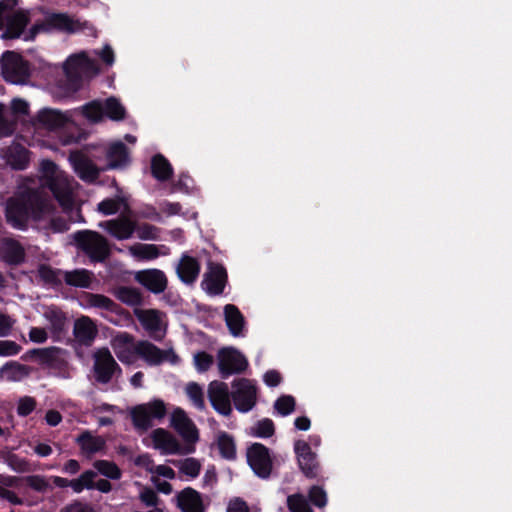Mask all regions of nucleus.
<instances>
[{
    "label": "nucleus",
    "mask_w": 512,
    "mask_h": 512,
    "mask_svg": "<svg viewBox=\"0 0 512 512\" xmlns=\"http://www.w3.org/2000/svg\"><path fill=\"white\" fill-rule=\"evenodd\" d=\"M52 214V205L29 184L20 187L6 204L7 222L16 229H26L32 222L52 220Z\"/></svg>",
    "instance_id": "nucleus-1"
},
{
    "label": "nucleus",
    "mask_w": 512,
    "mask_h": 512,
    "mask_svg": "<svg viewBox=\"0 0 512 512\" xmlns=\"http://www.w3.org/2000/svg\"><path fill=\"white\" fill-rule=\"evenodd\" d=\"M40 174L42 184L49 188L62 207L63 212L69 216L70 221H82L79 203L76 199L78 183L68 176L66 172L61 170L54 162L49 160H43L41 162Z\"/></svg>",
    "instance_id": "nucleus-2"
},
{
    "label": "nucleus",
    "mask_w": 512,
    "mask_h": 512,
    "mask_svg": "<svg viewBox=\"0 0 512 512\" xmlns=\"http://www.w3.org/2000/svg\"><path fill=\"white\" fill-rule=\"evenodd\" d=\"M64 72L72 83L91 78L99 73L96 60L86 51L70 55L64 63Z\"/></svg>",
    "instance_id": "nucleus-3"
},
{
    "label": "nucleus",
    "mask_w": 512,
    "mask_h": 512,
    "mask_svg": "<svg viewBox=\"0 0 512 512\" xmlns=\"http://www.w3.org/2000/svg\"><path fill=\"white\" fill-rule=\"evenodd\" d=\"M81 112L91 123L102 121L105 117L120 121L125 117L124 106L114 97L105 101L95 100L81 107Z\"/></svg>",
    "instance_id": "nucleus-4"
},
{
    "label": "nucleus",
    "mask_w": 512,
    "mask_h": 512,
    "mask_svg": "<svg viewBox=\"0 0 512 512\" xmlns=\"http://www.w3.org/2000/svg\"><path fill=\"white\" fill-rule=\"evenodd\" d=\"M165 414V403L159 399L138 405L131 411L134 426L143 431L151 427L154 420L164 418Z\"/></svg>",
    "instance_id": "nucleus-5"
},
{
    "label": "nucleus",
    "mask_w": 512,
    "mask_h": 512,
    "mask_svg": "<svg viewBox=\"0 0 512 512\" xmlns=\"http://www.w3.org/2000/svg\"><path fill=\"white\" fill-rule=\"evenodd\" d=\"M165 414V403L159 399L138 405L131 411L134 426L143 431L151 427L154 420L164 418Z\"/></svg>",
    "instance_id": "nucleus-6"
},
{
    "label": "nucleus",
    "mask_w": 512,
    "mask_h": 512,
    "mask_svg": "<svg viewBox=\"0 0 512 512\" xmlns=\"http://www.w3.org/2000/svg\"><path fill=\"white\" fill-rule=\"evenodd\" d=\"M75 241L92 261H103L109 253L106 239L96 232H78Z\"/></svg>",
    "instance_id": "nucleus-7"
},
{
    "label": "nucleus",
    "mask_w": 512,
    "mask_h": 512,
    "mask_svg": "<svg viewBox=\"0 0 512 512\" xmlns=\"http://www.w3.org/2000/svg\"><path fill=\"white\" fill-rule=\"evenodd\" d=\"M4 78L13 84H23L30 75L28 63L15 52H6L2 58Z\"/></svg>",
    "instance_id": "nucleus-8"
},
{
    "label": "nucleus",
    "mask_w": 512,
    "mask_h": 512,
    "mask_svg": "<svg viewBox=\"0 0 512 512\" xmlns=\"http://www.w3.org/2000/svg\"><path fill=\"white\" fill-rule=\"evenodd\" d=\"M134 314L145 331L155 340H161L166 334L165 315L155 309L135 308Z\"/></svg>",
    "instance_id": "nucleus-9"
},
{
    "label": "nucleus",
    "mask_w": 512,
    "mask_h": 512,
    "mask_svg": "<svg viewBox=\"0 0 512 512\" xmlns=\"http://www.w3.org/2000/svg\"><path fill=\"white\" fill-rule=\"evenodd\" d=\"M232 397L235 407L240 412L250 411L256 403V387L253 381L238 379L232 383Z\"/></svg>",
    "instance_id": "nucleus-10"
},
{
    "label": "nucleus",
    "mask_w": 512,
    "mask_h": 512,
    "mask_svg": "<svg viewBox=\"0 0 512 512\" xmlns=\"http://www.w3.org/2000/svg\"><path fill=\"white\" fill-rule=\"evenodd\" d=\"M80 25L73 18L64 13H45L43 18L33 25V31H63L75 32Z\"/></svg>",
    "instance_id": "nucleus-11"
},
{
    "label": "nucleus",
    "mask_w": 512,
    "mask_h": 512,
    "mask_svg": "<svg viewBox=\"0 0 512 512\" xmlns=\"http://www.w3.org/2000/svg\"><path fill=\"white\" fill-rule=\"evenodd\" d=\"M248 366L245 356L234 348H223L218 352V368L223 378L244 371Z\"/></svg>",
    "instance_id": "nucleus-12"
},
{
    "label": "nucleus",
    "mask_w": 512,
    "mask_h": 512,
    "mask_svg": "<svg viewBox=\"0 0 512 512\" xmlns=\"http://www.w3.org/2000/svg\"><path fill=\"white\" fill-rule=\"evenodd\" d=\"M137 357L143 359L148 365H159L163 362L176 364L179 357L172 349L162 350L148 341L138 342Z\"/></svg>",
    "instance_id": "nucleus-13"
},
{
    "label": "nucleus",
    "mask_w": 512,
    "mask_h": 512,
    "mask_svg": "<svg viewBox=\"0 0 512 512\" xmlns=\"http://www.w3.org/2000/svg\"><path fill=\"white\" fill-rule=\"evenodd\" d=\"M112 349L117 358L126 364H133L137 359L138 342L126 332H120L111 340Z\"/></svg>",
    "instance_id": "nucleus-14"
},
{
    "label": "nucleus",
    "mask_w": 512,
    "mask_h": 512,
    "mask_svg": "<svg viewBox=\"0 0 512 512\" xmlns=\"http://www.w3.org/2000/svg\"><path fill=\"white\" fill-rule=\"evenodd\" d=\"M117 371L120 372V368L107 348L95 351L94 373L98 382L108 383Z\"/></svg>",
    "instance_id": "nucleus-15"
},
{
    "label": "nucleus",
    "mask_w": 512,
    "mask_h": 512,
    "mask_svg": "<svg viewBox=\"0 0 512 512\" xmlns=\"http://www.w3.org/2000/svg\"><path fill=\"white\" fill-rule=\"evenodd\" d=\"M149 438L153 448L159 450L163 455L191 453L194 450L193 448H188L186 451H182V447L176 437L162 428L152 431Z\"/></svg>",
    "instance_id": "nucleus-16"
},
{
    "label": "nucleus",
    "mask_w": 512,
    "mask_h": 512,
    "mask_svg": "<svg viewBox=\"0 0 512 512\" xmlns=\"http://www.w3.org/2000/svg\"><path fill=\"white\" fill-rule=\"evenodd\" d=\"M247 461L256 475L266 478L271 472V458L268 449L259 443H255L248 448Z\"/></svg>",
    "instance_id": "nucleus-17"
},
{
    "label": "nucleus",
    "mask_w": 512,
    "mask_h": 512,
    "mask_svg": "<svg viewBox=\"0 0 512 512\" xmlns=\"http://www.w3.org/2000/svg\"><path fill=\"white\" fill-rule=\"evenodd\" d=\"M227 280L225 268L217 263L209 262L204 273L201 286L210 295H219L223 292Z\"/></svg>",
    "instance_id": "nucleus-18"
},
{
    "label": "nucleus",
    "mask_w": 512,
    "mask_h": 512,
    "mask_svg": "<svg viewBox=\"0 0 512 512\" xmlns=\"http://www.w3.org/2000/svg\"><path fill=\"white\" fill-rule=\"evenodd\" d=\"M171 426L188 444H195L199 439L198 429L186 412L177 407L171 414Z\"/></svg>",
    "instance_id": "nucleus-19"
},
{
    "label": "nucleus",
    "mask_w": 512,
    "mask_h": 512,
    "mask_svg": "<svg viewBox=\"0 0 512 512\" xmlns=\"http://www.w3.org/2000/svg\"><path fill=\"white\" fill-rule=\"evenodd\" d=\"M208 397L212 407L221 415L228 416L232 412L230 393L226 383L212 381L208 387Z\"/></svg>",
    "instance_id": "nucleus-20"
},
{
    "label": "nucleus",
    "mask_w": 512,
    "mask_h": 512,
    "mask_svg": "<svg viewBox=\"0 0 512 512\" xmlns=\"http://www.w3.org/2000/svg\"><path fill=\"white\" fill-rule=\"evenodd\" d=\"M69 161L75 173L83 181L93 182L98 178L100 170L85 153L81 151L71 152Z\"/></svg>",
    "instance_id": "nucleus-21"
},
{
    "label": "nucleus",
    "mask_w": 512,
    "mask_h": 512,
    "mask_svg": "<svg viewBox=\"0 0 512 512\" xmlns=\"http://www.w3.org/2000/svg\"><path fill=\"white\" fill-rule=\"evenodd\" d=\"M72 121V112L62 113L54 109H42L37 115V125L50 131L65 127Z\"/></svg>",
    "instance_id": "nucleus-22"
},
{
    "label": "nucleus",
    "mask_w": 512,
    "mask_h": 512,
    "mask_svg": "<svg viewBox=\"0 0 512 512\" xmlns=\"http://www.w3.org/2000/svg\"><path fill=\"white\" fill-rule=\"evenodd\" d=\"M294 449L303 473L309 478L316 477L318 463L316 462V455L311 451L309 444L306 441L299 440L295 443Z\"/></svg>",
    "instance_id": "nucleus-23"
},
{
    "label": "nucleus",
    "mask_w": 512,
    "mask_h": 512,
    "mask_svg": "<svg viewBox=\"0 0 512 512\" xmlns=\"http://www.w3.org/2000/svg\"><path fill=\"white\" fill-rule=\"evenodd\" d=\"M134 278L138 283L153 293H161L167 286V278L165 274L158 269L137 271Z\"/></svg>",
    "instance_id": "nucleus-24"
},
{
    "label": "nucleus",
    "mask_w": 512,
    "mask_h": 512,
    "mask_svg": "<svg viewBox=\"0 0 512 512\" xmlns=\"http://www.w3.org/2000/svg\"><path fill=\"white\" fill-rule=\"evenodd\" d=\"M47 322V329L53 338H59L68 325L66 314L56 306H47L42 312Z\"/></svg>",
    "instance_id": "nucleus-25"
},
{
    "label": "nucleus",
    "mask_w": 512,
    "mask_h": 512,
    "mask_svg": "<svg viewBox=\"0 0 512 512\" xmlns=\"http://www.w3.org/2000/svg\"><path fill=\"white\" fill-rule=\"evenodd\" d=\"M99 226L118 240L131 238L135 231V223L128 217L107 220L101 222Z\"/></svg>",
    "instance_id": "nucleus-26"
},
{
    "label": "nucleus",
    "mask_w": 512,
    "mask_h": 512,
    "mask_svg": "<svg viewBox=\"0 0 512 512\" xmlns=\"http://www.w3.org/2000/svg\"><path fill=\"white\" fill-rule=\"evenodd\" d=\"M129 254L138 261H149L166 256L170 253V249L165 245L142 244L136 243L128 248Z\"/></svg>",
    "instance_id": "nucleus-27"
},
{
    "label": "nucleus",
    "mask_w": 512,
    "mask_h": 512,
    "mask_svg": "<svg viewBox=\"0 0 512 512\" xmlns=\"http://www.w3.org/2000/svg\"><path fill=\"white\" fill-rule=\"evenodd\" d=\"M28 23V16L23 11H13L11 9V16L5 20L7 25V34L11 38L23 36L25 40H32L37 32L33 29L28 33H24V28Z\"/></svg>",
    "instance_id": "nucleus-28"
},
{
    "label": "nucleus",
    "mask_w": 512,
    "mask_h": 512,
    "mask_svg": "<svg viewBox=\"0 0 512 512\" xmlns=\"http://www.w3.org/2000/svg\"><path fill=\"white\" fill-rule=\"evenodd\" d=\"M27 355L36 358L40 364L50 368L61 365L65 359V352L58 347L33 349L29 351Z\"/></svg>",
    "instance_id": "nucleus-29"
},
{
    "label": "nucleus",
    "mask_w": 512,
    "mask_h": 512,
    "mask_svg": "<svg viewBox=\"0 0 512 512\" xmlns=\"http://www.w3.org/2000/svg\"><path fill=\"white\" fill-rule=\"evenodd\" d=\"M200 269L199 261L186 253L181 256L176 267L179 278L185 284H193L199 276Z\"/></svg>",
    "instance_id": "nucleus-30"
},
{
    "label": "nucleus",
    "mask_w": 512,
    "mask_h": 512,
    "mask_svg": "<svg viewBox=\"0 0 512 512\" xmlns=\"http://www.w3.org/2000/svg\"><path fill=\"white\" fill-rule=\"evenodd\" d=\"M177 500L182 512H205L200 494L192 488L184 489Z\"/></svg>",
    "instance_id": "nucleus-31"
},
{
    "label": "nucleus",
    "mask_w": 512,
    "mask_h": 512,
    "mask_svg": "<svg viewBox=\"0 0 512 512\" xmlns=\"http://www.w3.org/2000/svg\"><path fill=\"white\" fill-rule=\"evenodd\" d=\"M2 157L6 164L18 170L25 169L29 160L27 150L19 144H13L3 150Z\"/></svg>",
    "instance_id": "nucleus-32"
},
{
    "label": "nucleus",
    "mask_w": 512,
    "mask_h": 512,
    "mask_svg": "<svg viewBox=\"0 0 512 512\" xmlns=\"http://www.w3.org/2000/svg\"><path fill=\"white\" fill-rule=\"evenodd\" d=\"M98 333L95 323L87 316H82L75 321L74 335L84 344H91Z\"/></svg>",
    "instance_id": "nucleus-33"
},
{
    "label": "nucleus",
    "mask_w": 512,
    "mask_h": 512,
    "mask_svg": "<svg viewBox=\"0 0 512 512\" xmlns=\"http://www.w3.org/2000/svg\"><path fill=\"white\" fill-rule=\"evenodd\" d=\"M224 316L230 333L235 337L243 336L245 322L239 309L235 305L227 304L224 307Z\"/></svg>",
    "instance_id": "nucleus-34"
},
{
    "label": "nucleus",
    "mask_w": 512,
    "mask_h": 512,
    "mask_svg": "<svg viewBox=\"0 0 512 512\" xmlns=\"http://www.w3.org/2000/svg\"><path fill=\"white\" fill-rule=\"evenodd\" d=\"M107 169L124 167L129 162L128 152L122 142L112 143L107 151Z\"/></svg>",
    "instance_id": "nucleus-35"
},
{
    "label": "nucleus",
    "mask_w": 512,
    "mask_h": 512,
    "mask_svg": "<svg viewBox=\"0 0 512 512\" xmlns=\"http://www.w3.org/2000/svg\"><path fill=\"white\" fill-rule=\"evenodd\" d=\"M77 443L80 445L81 451L87 456L102 451L105 447V440L100 436H94L89 432L83 433L77 438Z\"/></svg>",
    "instance_id": "nucleus-36"
},
{
    "label": "nucleus",
    "mask_w": 512,
    "mask_h": 512,
    "mask_svg": "<svg viewBox=\"0 0 512 512\" xmlns=\"http://www.w3.org/2000/svg\"><path fill=\"white\" fill-rule=\"evenodd\" d=\"M128 208L127 198L119 192L115 198H107L98 203L97 210L103 215H112Z\"/></svg>",
    "instance_id": "nucleus-37"
},
{
    "label": "nucleus",
    "mask_w": 512,
    "mask_h": 512,
    "mask_svg": "<svg viewBox=\"0 0 512 512\" xmlns=\"http://www.w3.org/2000/svg\"><path fill=\"white\" fill-rule=\"evenodd\" d=\"M4 259L12 264H18L24 259L23 247L13 239H4L1 244Z\"/></svg>",
    "instance_id": "nucleus-38"
},
{
    "label": "nucleus",
    "mask_w": 512,
    "mask_h": 512,
    "mask_svg": "<svg viewBox=\"0 0 512 512\" xmlns=\"http://www.w3.org/2000/svg\"><path fill=\"white\" fill-rule=\"evenodd\" d=\"M29 368L18 362H10L0 368V378L7 381H20L29 375Z\"/></svg>",
    "instance_id": "nucleus-39"
},
{
    "label": "nucleus",
    "mask_w": 512,
    "mask_h": 512,
    "mask_svg": "<svg viewBox=\"0 0 512 512\" xmlns=\"http://www.w3.org/2000/svg\"><path fill=\"white\" fill-rule=\"evenodd\" d=\"M63 276L68 285L79 288H88L92 281V274L85 269L65 271Z\"/></svg>",
    "instance_id": "nucleus-40"
},
{
    "label": "nucleus",
    "mask_w": 512,
    "mask_h": 512,
    "mask_svg": "<svg viewBox=\"0 0 512 512\" xmlns=\"http://www.w3.org/2000/svg\"><path fill=\"white\" fill-rule=\"evenodd\" d=\"M85 304L83 306L95 307L105 310L107 312H117L118 306L111 299L99 294H87L84 298Z\"/></svg>",
    "instance_id": "nucleus-41"
},
{
    "label": "nucleus",
    "mask_w": 512,
    "mask_h": 512,
    "mask_svg": "<svg viewBox=\"0 0 512 512\" xmlns=\"http://www.w3.org/2000/svg\"><path fill=\"white\" fill-rule=\"evenodd\" d=\"M151 169L153 176L160 181L167 180L172 174V167L170 163L162 155L153 157Z\"/></svg>",
    "instance_id": "nucleus-42"
},
{
    "label": "nucleus",
    "mask_w": 512,
    "mask_h": 512,
    "mask_svg": "<svg viewBox=\"0 0 512 512\" xmlns=\"http://www.w3.org/2000/svg\"><path fill=\"white\" fill-rule=\"evenodd\" d=\"M115 296L121 302L130 306H138L142 302L140 291L133 287H119L115 291Z\"/></svg>",
    "instance_id": "nucleus-43"
},
{
    "label": "nucleus",
    "mask_w": 512,
    "mask_h": 512,
    "mask_svg": "<svg viewBox=\"0 0 512 512\" xmlns=\"http://www.w3.org/2000/svg\"><path fill=\"white\" fill-rule=\"evenodd\" d=\"M217 445L224 458L233 459L235 457V443L230 435L225 432L219 433L217 436Z\"/></svg>",
    "instance_id": "nucleus-44"
},
{
    "label": "nucleus",
    "mask_w": 512,
    "mask_h": 512,
    "mask_svg": "<svg viewBox=\"0 0 512 512\" xmlns=\"http://www.w3.org/2000/svg\"><path fill=\"white\" fill-rule=\"evenodd\" d=\"M173 464L176 465L180 472L189 478H196L201 469V464L198 460L194 458H186L181 461H173Z\"/></svg>",
    "instance_id": "nucleus-45"
},
{
    "label": "nucleus",
    "mask_w": 512,
    "mask_h": 512,
    "mask_svg": "<svg viewBox=\"0 0 512 512\" xmlns=\"http://www.w3.org/2000/svg\"><path fill=\"white\" fill-rule=\"evenodd\" d=\"M186 394L195 408L198 410L205 409L206 405L203 390L198 384L193 382L189 383L186 386Z\"/></svg>",
    "instance_id": "nucleus-46"
},
{
    "label": "nucleus",
    "mask_w": 512,
    "mask_h": 512,
    "mask_svg": "<svg viewBox=\"0 0 512 512\" xmlns=\"http://www.w3.org/2000/svg\"><path fill=\"white\" fill-rule=\"evenodd\" d=\"M94 467L100 474L110 479L117 480L121 477V470L113 462L98 460L94 463Z\"/></svg>",
    "instance_id": "nucleus-47"
},
{
    "label": "nucleus",
    "mask_w": 512,
    "mask_h": 512,
    "mask_svg": "<svg viewBox=\"0 0 512 512\" xmlns=\"http://www.w3.org/2000/svg\"><path fill=\"white\" fill-rule=\"evenodd\" d=\"M287 505L291 512H313L307 500L301 494L288 496Z\"/></svg>",
    "instance_id": "nucleus-48"
},
{
    "label": "nucleus",
    "mask_w": 512,
    "mask_h": 512,
    "mask_svg": "<svg viewBox=\"0 0 512 512\" xmlns=\"http://www.w3.org/2000/svg\"><path fill=\"white\" fill-rule=\"evenodd\" d=\"M274 408L281 416H287L295 409V399L290 395L281 396L275 401Z\"/></svg>",
    "instance_id": "nucleus-49"
},
{
    "label": "nucleus",
    "mask_w": 512,
    "mask_h": 512,
    "mask_svg": "<svg viewBox=\"0 0 512 512\" xmlns=\"http://www.w3.org/2000/svg\"><path fill=\"white\" fill-rule=\"evenodd\" d=\"M252 434L257 437H269L274 433V424L270 419L258 421L252 428Z\"/></svg>",
    "instance_id": "nucleus-50"
},
{
    "label": "nucleus",
    "mask_w": 512,
    "mask_h": 512,
    "mask_svg": "<svg viewBox=\"0 0 512 512\" xmlns=\"http://www.w3.org/2000/svg\"><path fill=\"white\" fill-rule=\"evenodd\" d=\"M65 271L54 270L50 267L42 266L39 270L41 278L50 284H59L64 281Z\"/></svg>",
    "instance_id": "nucleus-51"
},
{
    "label": "nucleus",
    "mask_w": 512,
    "mask_h": 512,
    "mask_svg": "<svg viewBox=\"0 0 512 512\" xmlns=\"http://www.w3.org/2000/svg\"><path fill=\"white\" fill-rule=\"evenodd\" d=\"M9 466L16 472L25 473L34 471V466L26 459L18 457L16 455H11L8 458Z\"/></svg>",
    "instance_id": "nucleus-52"
},
{
    "label": "nucleus",
    "mask_w": 512,
    "mask_h": 512,
    "mask_svg": "<svg viewBox=\"0 0 512 512\" xmlns=\"http://www.w3.org/2000/svg\"><path fill=\"white\" fill-rule=\"evenodd\" d=\"M309 498L315 506L320 508L324 507L327 503L326 492L319 486H313L309 490Z\"/></svg>",
    "instance_id": "nucleus-53"
},
{
    "label": "nucleus",
    "mask_w": 512,
    "mask_h": 512,
    "mask_svg": "<svg viewBox=\"0 0 512 512\" xmlns=\"http://www.w3.org/2000/svg\"><path fill=\"white\" fill-rule=\"evenodd\" d=\"M26 483L30 488H32L38 492H44L49 487L48 480L44 476H41V475L28 476L26 478Z\"/></svg>",
    "instance_id": "nucleus-54"
},
{
    "label": "nucleus",
    "mask_w": 512,
    "mask_h": 512,
    "mask_svg": "<svg viewBox=\"0 0 512 512\" xmlns=\"http://www.w3.org/2000/svg\"><path fill=\"white\" fill-rule=\"evenodd\" d=\"M194 363L199 372H204L213 364V357L205 352H199L194 356Z\"/></svg>",
    "instance_id": "nucleus-55"
},
{
    "label": "nucleus",
    "mask_w": 512,
    "mask_h": 512,
    "mask_svg": "<svg viewBox=\"0 0 512 512\" xmlns=\"http://www.w3.org/2000/svg\"><path fill=\"white\" fill-rule=\"evenodd\" d=\"M21 346L11 340H0V356L9 357L17 355Z\"/></svg>",
    "instance_id": "nucleus-56"
},
{
    "label": "nucleus",
    "mask_w": 512,
    "mask_h": 512,
    "mask_svg": "<svg viewBox=\"0 0 512 512\" xmlns=\"http://www.w3.org/2000/svg\"><path fill=\"white\" fill-rule=\"evenodd\" d=\"M15 322L16 320L14 318L8 314L0 312V337L8 336L11 333Z\"/></svg>",
    "instance_id": "nucleus-57"
},
{
    "label": "nucleus",
    "mask_w": 512,
    "mask_h": 512,
    "mask_svg": "<svg viewBox=\"0 0 512 512\" xmlns=\"http://www.w3.org/2000/svg\"><path fill=\"white\" fill-rule=\"evenodd\" d=\"M35 407L36 401L32 397H23L19 400L17 412L20 416H27Z\"/></svg>",
    "instance_id": "nucleus-58"
},
{
    "label": "nucleus",
    "mask_w": 512,
    "mask_h": 512,
    "mask_svg": "<svg viewBox=\"0 0 512 512\" xmlns=\"http://www.w3.org/2000/svg\"><path fill=\"white\" fill-rule=\"evenodd\" d=\"M28 335L31 342L42 344L48 339V330L43 327H32Z\"/></svg>",
    "instance_id": "nucleus-59"
},
{
    "label": "nucleus",
    "mask_w": 512,
    "mask_h": 512,
    "mask_svg": "<svg viewBox=\"0 0 512 512\" xmlns=\"http://www.w3.org/2000/svg\"><path fill=\"white\" fill-rule=\"evenodd\" d=\"M140 500L146 505V506H157L158 503V496L157 494L150 488H144L140 492Z\"/></svg>",
    "instance_id": "nucleus-60"
},
{
    "label": "nucleus",
    "mask_w": 512,
    "mask_h": 512,
    "mask_svg": "<svg viewBox=\"0 0 512 512\" xmlns=\"http://www.w3.org/2000/svg\"><path fill=\"white\" fill-rule=\"evenodd\" d=\"M138 237L143 240H155L158 238L157 228L151 225H144L139 228Z\"/></svg>",
    "instance_id": "nucleus-61"
},
{
    "label": "nucleus",
    "mask_w": 512,
    "mask_h": 512,
    "mask_svg": "<svg viewBox=\"0 0 512 512\" xmlns=\"http://www.w3.org/2000/svg\"><path fill=\"white\" fill-rule=\"evenodd\" d=\"M11 109L16 116L26 115L29 111V105L25 100L16 98L11 103Z\"/></svg>",
    "instance_id": "nucleus-62"
},
{
    "label": "nucleus",
    "mask_w": 512,
    "mask_h": 512,
    "mask_svg": "<svg viewBox=\"0 0 512 512\" xmlns=\"http://www.w3.org/2000/svg\"><path fill=\"white\" fill-rule=\"evenodd\" d=\"M61 512H95V510L88 504L81 502H74L64 507Z\"/></svg>",
    "instance_id": "nucleus-63"
},
{
    "label": "nucleus",
    "mask_w": 512,
    "mask_h": 512,
    "mask_svg": "<svg viewBox=\"0 0 512 512\" xmlns=\"http://www.w3.org/2000/svg\"><path fill=\"white\" fill-rule=\"evenodd\" d=\"M227 512H249V509L243 500L236 498L229 502Z\"/></svg>",
    "instance_id": "nucleus-64"
}]
</instances>
